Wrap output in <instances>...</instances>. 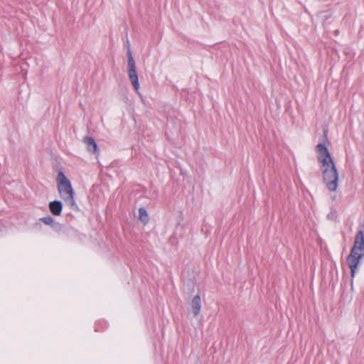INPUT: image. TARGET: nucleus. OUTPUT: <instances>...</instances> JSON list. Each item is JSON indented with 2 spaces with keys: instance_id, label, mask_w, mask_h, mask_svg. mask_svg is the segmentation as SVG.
Listing matches in <instances>:
<instances>
[{
  "instance_id": "f257e3e1",
  "label": "nucleus",
  "mask_w": 364,
  "mask_h": 364,
  "mask_svg": "<svg viewBox=\"0 0 364 364\" xmlns=\"http://www.w3.org/2000/svg\"><path fill=\"white\" fill-rule=\"evenodd\" d=\"M318 161L323 176V181L329 191H336L338 187V173L331 154L324 144L316 146Z\"/></svg>"
},
{
  "instance_id": "f03ea898",
  "label": "nucleus",
  "mask_w": 364,
  "mask_h": 364,
  "mask_svg": "<svg viewBox=\"0 0 364 364\" xmlns=\"http://www.w3.org/2000/svg\"><path fill=\"white\" fill-rule=\"evenodd\" d=\"M364 257V228L357 232L353 246L347 257L346 262L350 269L351 289H353V278L358 272L360 260Z\"/></svg>"
},
{
  "instance_id": "7ed1b4c3",
  "label": "nucleus",
  "mask_w": 364,
  "mask_h": 364,
  "mask_svg": "<svg viewBox=\"0 0 364 364\" xmlns=\"http://www.w3.org/2000/svg\"><path fill=\"white\" fill-rule=\"evenodd\" d=\"M58 193L63 200L65 205L73 210H78L79 208L75 199V193L70 180L63 172L60 171L56 178Z\"/></svg>"
},
{
  "instance_id": "20e7f679",
  "label": "nucleus",
  "mask_w": 364,
  "mask_h": 364,
  "mask_svg": "<svg viewBox=\"0 0 364 364\" xmlns=\"http://www.w3.org/2000/svg\"><path fill=\"white\" fill-rule=\"evenodd\" d=\"M127 57H128V62H127L128 70H127V72H128L129 78V80H130L132 85H133L135 91L136 92V93L139 94V77H138V75L136 73L135 62H134V58L132 56V51L130 50V49H129L127 50Z\"/></svg>"
},
{
  "instance_id": "39448f33",
  "label": "nucleus",
  "mask_w": 364,
  "mask_h": 364,
  "mask_svg": "<svg viewBox=\"0 0 364 364\" xmlns=\"http://www.w3.org/2000/svg\"><path fill=\"white\" fill-rule=\"evenodd\" d=\"M84 142L87 146V149L89 152L97 154L99 152L98 146L95 139L91 136H85Z\"/></svg>"
},
{
  "instance_id": "423d86ee",
  "label": "nucleus",
  "mask_w": 364,
  "mask_h": 364,
  "mask_svg": "<svg viewBox=\"0 0 364 364\" xmlns=\"http://www.w3.org/2000/svg\"><path fill=\"white\" fill-rule=\"evenodd\" d=\"M49 210L54 215H60L63 209V203L60 200H54L49 203Z\"/></svg>"
},
{
  "instance_id": "0eeeda50",
  "label": "nucleus",
  "mask_w": 364,
  "mask_h": 364,
  "mask_svg": "<svg viewBox=\"0 0 364 364\" xmlns=\"http://www.w3.org/2000/svg\"><path fill=\"white\" fill-rule=\"evenodd\" d=\"M191 306L194 316H198L201 309V299L199 294L196 295L191 301Z\"/></svg>"
},
{
  "instance_id": "6e6552de",
  "label": "nucleus",
  "mask_w": 364,
  "mask_h": 364,
  "mask_svg": "<svg viewBox=\"0 0 364 364\" xmlns=\"http://www.w3.org/2000/svg\"><path fill=\"white\" fill-rule=\"evenodd\" d=\"M139 218L144 223L146 224L149 222V216L147 211L144 208H140L139 209Z\"/></svg>"
},
{
  "instance_id": "1a4fd4ad",
  "label": "nucleus",
  "mask_w": 364,
  "mask_h": 364,
  "mask_svg": "<svg viewBox=\"0 0 364 364\" xmlns=\"http://www.w3.org/2000/svg\"><path fill=\"white\" fill-rule=\"evenodd\" d=\"M54 220L50 215H47V225H51Z\"/></svg>"
},
{
  "instance_id": "9d476101",
  "label": "nucleus",
  "mask_w": 364,
  "mask_h": 364,
  "mask_svg": "<svg viewBox=\"0 0 364 364\" xmlns=\"http://www.w3.org/2000/svg\"><path fill=\"white\" fill-rule=\"evenodd\" d=\"M43 223H46V217L41 218L40 219Z\"/></svg>"
}]
</instances>
